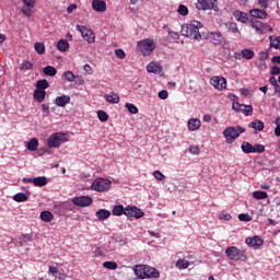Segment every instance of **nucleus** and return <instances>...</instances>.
Masks as SVG:
<instances>
[{
  "label": "nucleus",
  "instance_id": "obj_1",
  "mask_svg": "<svg viewBox=\"0 0 280 280\" xmlns=\"http://www.w3.org/2000/svg\"><path fill=\"white\" fill-rule=\"evenodd\" d=\"M201 28H202L201 22L195 20V21H191L190 23L183 24L180 34H182V36H185L187 38L200 40L201 39L200 30Z\"/></svg>",
  "mask_w": 280,
  "mask_h": 280
},
{
  "label": "nucleus",
  "instance_id": "obj_2",
  "mask_svg": "<svg viewBox=\"0 0 280 280\" xmlns=\"http://www.w3.org/2000/svg\"><path fill=\"white\" fill-rule=\"evenodd\" d=\"M225 257L230 260L246 261L247 255L245 250H241L238 247L231 246L225 248Z\"/></svg>",
  "mask_w": 280,
  "mask_h": 280
},
{
  "label": "nucleus",
  "instance_id": "obj_3",
  "mask_svg": "<svg viewBox=\"0 0 280 280\" xmlns=\"http://www.w3.org/2000/svg\"><path fill=\"white\" fill-rule=\"evenodd\" d=\"M245 131L246 129L240 126L228 127L224 129L223 136L225 138L226 143L231 144L240 137V135L245 133Z\"/></svg>",
  "mask_w": 280,
  "mask_h": 280
},
{
  "label": "nucleus",
  "instance_id": "obj_4",
  "mask_svg": "<svg viewBox=\"0 0 280 280\" xmlns=\"http://www.w3.org/2000/svg\"><path fill=\"white\" fill-rule=\"evenodd\" d=\"M112 182L105 178H96L91 184V190L96 192H106L110 189Z\"/></svg>",
  "mask_w": 280,
  "mask_h": 280
},
{
  "label": "nucleus",
  "instance_id": "obj_5",
  "mask_svg": "<svg viewBox=\"0 0 280 280\" xmlns=\"http://www.w3.org/2000/svg\"><path fill=\"white\" fill-rule=\"evenodd\" d=\"M154 49H155V44L151 39H144V40L138 42V50L144 56L151 55L154 51Z\"/></svg>",
  "mask_w": 280,
  "mask_h": 280
},
{
  "label": "nucleus",
  "instance_id": "obj_6",
  "mask_svg": "<svg viewBox=\"0 0 280 280\" xmlns=\"http://www.w3.org/2000/svg\"><path fill=\"white\" fill-rule=\"evenodd\" d=\"M67 141V138L62 132H55L52 136H49L47 140L48 148H59L62 142Z\"/></svg>",
  "mask_w": 280,
  "mask_h": 280
},
{
  "label": "nucleus",
  "instance_id": "obj_7",
  "mask_svg": "<svg viewBox=\"0 0 280 280\" xmlns=\"http://www.w3.org/2000/svg\"><path fill=\"white\" fill-rule=\"evenodd\" d=\"M75 30L81 33L82 38L85 39L89 44L95 43V35L92 30L80 25H75Z\"/></svg>",
  "mask_w": 280,
  "mask_h": 280
},
{
  "label": "nucleus",
  "instance_id": "obj_8",
  "mask_svg": "<svg viewBox=\"0 0 280 280\" xmlns=\"http://www.w3.org/2000/svg\"><path fill=\"white\" fill-rule=\"evenodd\" d=\"M210 85H212L217 91L226 90L228 80L222 77H213L210 79Z\"/></svg>",
  "mask_w": 280,
  "mask_h": 280
},
{
  "label": "nucleus",
  "instance_id": "obj_9",
  "mask_svg": "<svg viewBox=\"0 0 280 280\" xmlns=\"http://www.w3.org/2000/svg\"><path fill=\"white\" fill-rule=\"evenodd\" d=\"M36 7V2L35 1H23V5L21 8V13L24 15V16H33L34 14V9Z\"/></svg>",
  "mask_w": 280,
  "mask_h": 280
},
{
  "label": "nucleus",
  "instance_id": "obj_10",
  "mask_svg": "<svg viewBox=\"0 0 280 280\" xmlns=\"http://www.w3.org/2000/svg\"><path fill=\"white\" fill-rule=\"evenodd\" d=\"M72 203L75 207H90L93 203V199L90 196H79L72 199Z\"/></svg>",
  "mask_w": 280,
  "mask_h": 280
},
{
  "label": "nucleus",
  "instance_id": "obj_11",
  "mask_svg": "<svg viewBox=\"0 0 280 280\" xmlns=\"http://www.w3.org/2000/svg\"><path fill=\"white\" fill-rule=\"evenodd\" d=\"M196 8L197 10H203V11H207V10H213L215 12L219 11L218 2L198 1L196 3Z\"/></svg>",
  "mask_w": 280,
  "mask_h": 280
},
{
  "label": "nucleus",
  "instance_id": "obj_12",
  "mask_svg": "<svg viewBox=\"0 0 280 280\" xmlns=\"http://www.w3.org/2000/svg\"><path fill=\"white\" fill-rule=\"evenodd\" d=\"M125 215L128 218L141 219L144 215V212L137 207L127 206L125 208Z\"/></svg>",
  "mask_w": 280,
  "mask_h": 280
},
{
  "label": "nucleus",
  "instance_id": "obj_13",
  "mask_svg": "<svg viewBox=\"0 0 280 280\" xmlns=\"http://www.w3.org/2000/svg\"><path fill=\"white\" fill-rule=\"evenodd\" d=\"M209 38L213 39L215 46H222L226 42L221 32L209 33Z\"/></svg>",
  "mask_w": 280,
  "mask_h": 280
},
{
  "label": "nucleus",
  "instance_id": "obj_14",
  "mask_svg": "<svg viewBox=\"0 0 280 280\" xmlns=\"http://www.w3.org/2000/svg\"><path fill=\"white\" fill-rule=\"evenodd\" d=\"M246 244L252 248L259 249L260 246L264 244V240L259 236L248 237L246 238Z\"/></svg>",
  "mask_w": 280,
  "mask_h": 280
},
{
  "label": "nucleus",
  "instance_id": "obj_15",
  "mask_svg": "<svg viewBox=\"0 0 280 280\" xmlns=\"http://www.w3.org/2000/svg\"><path fill=\"white\" fill-rule=\"evenodd\" d=\"M135 276H137L140 280H145L147 277V266L144 265H137L133 266Z\"/></svg>",
  "mask_w": 280,
  "mask_h": 280
},
{
  "label": "nucleus",
  "instance_id": "obj_16",
  "mask_svg": "<svg viewBox=\"0 0 280 280\" xmlns=\"http://www.w3.org/2000/svg\"><path fill=\"white\" fill-rule=\"evenodd\" d=\"M238 56L244 60H253L255 58V51L250 48H243Z\"/></svg>",
  "mask_w": 280,
  "mask_h": 280
},
{
  "label": "nucleus",
  "instance_id": "obj_17",
  "mask_svg": "<svg viewBox=\"0 0 280 280\" xmlns=\"http://www.w3.org/2000/svg\"><path fill=\"white\" fill-rule=\"evenodd\" d=\"M233 16L236 22H241L242 24H246L248 22V14L246 12L236 10L233 12Z\"/></svg>",
  "mask_w": 280,
  "mask_h": 280
},
{
  "label": "nucleus",
  "instance_id": "obj_18",
  "mask_svg": "<svg viewBox=\"0 0 280 280\" xmlns=\"http://www.w3.org/2000/svg\"><path fill=\"white\" fill-rule=\"evenodd\" d=\"M71 102V98L69 95H61V96H57L56 100H55V104L58 106V107H65L67 106L68 104H70Z\"/></svg>",
  "mask_w": 280,
  "mask_h": 280
},
{
  "label": "nucleus",
  "instance_id": "obj_19",
  "mask_svg": "<svg viewBox=\"0 0 280 280\" xmlns=\"http://www.w3.org/2000/svg\"><path fill=\"white\" fill-rule=\"evenodd\" d=\"M104 98L108 104H119V102H120L119 95L115 92H112L109 94H105Z\"/></svg>",
  "mask_w": 280,
  "mask_h": 280
},
{
  "label": "nucleus",
  "instance_id": "obj_20",
  "mask_svg": "<svg viewBox=\"0 0 280 280\" xmlns=\"http://www.w3.org/2000/svg\"><path fill=\"white\" fill-rule=\"evenodd\" d=\"M147 71L149 73H155L159 74L163 71V68L161 67L160 63L151 62L147 66Z\"/></svg>",
  "mask_w": 280,
  "mask_h": 280
},
{
  "label": "nucleus",
  "instance_id": "obj_21",
  "mask_svg": "<svg viewBox=\"0 0 280 280\" xmlns=\"http://www.w3.org/2000/svg\"><path fill=\"white\" fill-rule=\"evenodd\" d=\"M110 214H112L110 211L105 210V209L98 210L95 213V215L100 222H103V221L109 219Z\"/></svg>",
  "mask_w": 280,
  "mask_h": 280
},
{
  "label": "nucleus",
  "instance_id": "obj_22",
  "mask_svg": "<svg viewBox=\"0 0 280 280\" xmlns=\"http://www.w3.org/2000/svg\"><path fill=\"white\" fill-rule=\"evenodd\" d=\"M159 279L160 278V271L154 268L147 267L145 269V279Z\"/></svg>",
  "mask_w": 280,
  "mask_h": 280
},
{
  "label": "nucleus",
  "instance_id": "obj_23",
  "mask_svg": "<svg viewBox=\"0 0 280 280\" xmlns=\"http://www.w3.org/2000/svg\"><path fill=\"white\" fill-rule=\"evenodd\" d=\"M92 9L96 12H105L106 11V2L105 1H92Z\"/></svg>",
  "mask_w": 280,
  "mask_h": 280
},
{
  "label": "nucleus",
  "instance_id": "obj_24",
  "mask_svg": "<svg viewBox=\"0 0 280 280\" xmlns=\"http://www.w3.org/2000/svg\"><path fill=\"white\" fill-rule=\"evenodd\" d=\"M200 127H201V121L196 118H191L188 121V130L189 131H196V130L200 129Z\"/></svg>",
  "mask_w": 280,
  "mask_h": 280
},
{
  "label": "nucleus",
  "instance_id": "obj_25",
  "mask_svg": "<svg viewBox=\"0 0 280 280\" xmlns=\"http://www.w3.org/2000/svg\"><path fill=\"white\" fill-rule=\"evenodd\" d=\"M250 16H254L256 19H265L266 16H268V13H266L264 10H259V9H252L249 11Z\"/></svg>",
  "mask_w": 280,
  "mask_h": 280
},
{
  "label": "nucleus",
  "instance_id": "obj_26",
  "mask_svg": "<svg viewBox=\"0 0 280 280\" xmlns=\"http://www.w3.org/2000/svg\"><path fill=\"white\" fill-rule=\"evenodd\" d=\"M45 97H46L45 90H35V92H33V98H35L38 103H43Z\"/></svg>",
  "mask_w": 280,
  "mask_h": 280
},
{
  "label": "nucleus",
  "instance_id": "obj_27",
  "mask_svg": "<svg viewBox=\"0 0 280 280\" xmlns=\"http://www.w3.org/2000/svg\"><path fill=\"white\" fill-rule=\"evenodd\" d=\"M69 47H70L69 43L65 39H59L57 42V49L60 52H67L69 50Z\"/></svg>",
  "mask_w": 280,
  "mask_h": 280
},
{
  "label": "nucleus",
  "instance_id": "obj_28",
  "mask_svg": "<svg viewBox=\"0 0 280 280\" xmlns=\"http://www.w3.org/2000/svg\"><path fill=\"white\" fill-rule=\"evenodd\" d=\"M248 127H249V128H254L256 131H259V132H260V131L264 130L265 124H264L262 121L256 119V120L249 122V124H248Z\"/></svg>",
  "mask_w": 280,
  "mask_h": 280
},
{
  "label": "nucleus",
  "instance_id": "obj_29",
  "mask_svg": "<svg viewBox=\"0 0 280 280\" xmlns=\"http://www.w3.org/2000/svg\"><path fill=\"white\" fill-rule=\"evenodd\" d=\"M33 241V234H22L20 238H18V243H20V246H24L25 244Z\"/></svg>",
  "mask_w": 280,
  "mask_h": 280
},
{
  "label": "nucleus",
  "instance_id": "obj_30",
  "mask_svg": "<svg viewBox=\"0 0 280 280\" xmlns=\"http://www.w3.org/2000/svg\"><path fill=\"white\" fill-rule=\"evenodd\" d=\"M50 84L46 79L38 80L36 83V90L37 91H46L49 89Z\"/></svg>",
  "mask_w": 280,
  "mask_h": 280
},
{
  "label": "nucleus",
  "instance_id": "obj_31",
  "mask_svg": "<svg viewBox=\"0 0 280 280\" xmlns=\"http://www.w3.org/2000/svg\"><path fill=\"white\" fill-rule=\"evenodd\" d=\"M252 27L256 30L257 34H264L265 32V26L259 20L252 22Z\"/></svg>",
  "mask_w": 280,
  "mask_h": 280
},
{
  "label": "nucleus",
  "instance_id": "obj_32",
  "mask_svg": "<svg viewBox=\"0 0 280 280\" xmlns=\"http://www.w3.org/2000/svg\"><path fill=\"white\" fill-rule=\"evenodd\" d=\"M40 220L42 222H51L54 220V214L48 210H44L40 212Z\"/></svg>",
  "mask_w": 280,
  "mask_h": 280
},
{
  "label": "nucleus",
  "instance_id": "obj_33",
  "mask_svg": "<svg viewBox=\"0 0 280 280\" xmlns=\"http://www.w3.org/2000/svg\"><path fill=\"white\" fill-rule=\"evenodd\" d=\"M47 178L45 176H38L36 178H33V185L36 187H44L47 185Z\"/></svg>",
  "mask_w": 280,
  "mask_h": 280
},
{
  "label": "nucleus",
  "instance_id": "obj_34",
  "mask_svg": "<svg viewBox=\"0 0 280 280\" xmlns=\"http://www.w3.org/2000/svg\"><path fill=\"white\" fill-rule=\"evenodd\" d=\"M241 148L244 154H253L254 145L252 143L244 141Z\"/></svg>",
  "mask_w": 280,
  "mask_h": 280
},
{
  "label": "nucleus",
  "instance_id": "obj_35",
  "mask_svg": "<svg viewBox=\"0 0 280 280\" xmlns=\"http://www.w3.org/2000/svg\"><path fill=\"white\" fill-rule=\"evenodd\" d=\"M38 139L37 138H32L28 143H27V149L31 152H35L38 149Z\"/></svg>",
  "mask_w": 280,
  "mask_h": 280
},
{
  "label": "nucleus",
  "instance_id": "obj_36",
  "mask_svg": "<svg viewBox=\"0 0 280 280\" xmlns=\"http://www.w3.org/2000/svg\"><path fill=\"white\" fill-rule=\"evenodd\" d=\"M225 27H226L228 32H231L233 34H237V33L240 34L237 24L235 22H226Z\"/></svg>",
  "mask_w": 280,
  "mask_h": 280
},
{
  "label": "nucleus",
  "instance_id": "obj_37",
  "mask_svg": "<svg viewBox=\"0 0 280 280\" xmlns=\"http://www.w3.org/2000/svg\"><path fill=\"white\" fill-rule=\"evenodd\" d=\"M255 200H265L268 198V192L256 190L254 194H252Z\"/></svg>",
  "mask_w": 280,
  "mask_h": 280
},
{
  "label": "nucleus",
  "instance_id": "obj_38",
  "mask_svg": "<svg viewBox=\"0 0 280 280\" xmlns=\"http://www.w3.org/2000/svg\"><path fill=\"white\" fill-rule=\"evenodd\" d=\"M75 74L70 71V70H66L63 73H62V78L67 81V82H73L75 81Z\"/></svg>",
  "mask_w": 280,
  "mask_h": 280
},
{
  "label": "nucleus",
  "instance_id": "obj_39",
  "mask_svg": "<svg viewBox=\"0 0 280 280\" xmlns=\"http://www.w3.org/2000/svg\"><path fill=\"white\" fill-rule=\"evenodd\" d=\"M125 212H126V208L122 207L121 205L115 206V207L113 208V211H112V213H113L114 215H117V217H119V215H121V214H125Z\"/></svg>",
  "mask_w": 280,
  "mask_h": 280
},
{
  "label": "nucleus",
  "instance_id": "obj_40",
  "mask_svg": "<svg viewBox=\"0 0 280 280\" xmlns=\"http://www.w3.org/2000/svg\"><path fill=\"white\" fill-rule=\"evenodd\" d=\"M44 73H45V75L54 77L58 73V70H56L55 67H52V66H46L44 68Z\"/></svg>",
  "mask_w": 280,
  "mask_h": 280
},
{
  "label": "nucleus",
  "instance_id": "obj_41",
  "mask_svg": "<svg viewBox=\"0 0 280 280\" xmlns=\"http://www.w3.org/2000/svg\"><path fill=\"white\" fill-rule=\"evenodd\" d=\"M13 200L16 202H25L28 200V197L24 192H18L13 196Z\"/></svg>",
  "mask_w": 280,
  "mask_h": 280
},
{
  "label": "nucleus",
  "instance_id": "obj_42",
  "mask_svg": "<svg viewBox=\"0 0 280 280\" xmlns=\"http://www.w3.org/2000/svg\"><path fill=\"white\" fill-rule=\"evenodd\" d=\"M35 50H36L37 54L44 55L45 51H46L45 44L42 43V42H36L35 43Z\"/></svg>",
  "mask_w": 280,
  "mask_h": 280
},
{
  "label": "nucleus",
  "instance_id": "obj_43",
  "mask_svg": "<svg viewBox=\"0 0 280 280\" xmlns=\"http://www.w3.org/2000/svg\"><path fill=\"white\" fill-rule=\"evenodd\" d=\"M125 108L127 110H129V113H131L132 115H136L139 113V109L138 107L135 105V104H131V103H126L125 104Z\"/></svg>",
  "mask_w": 280,
  "mask_h": 280
},
{
  "label": "nucleus",
  "instance_id": "obj_44",
  "mask_svg": "<svg viewBox=\"0 0 280 280\" xmlns=\"http://www.w3.org/2000/svg\"><path fill=\"white\" fill-rule=\"evenodd\" d=\"M108 270H115L118 268V264L116 261L107 260L103 265Z\"/></svg>",
  "mask_w": 280,
  "mask_h": 280
},
{
  "label": "nucleus",
  "instance_id": "obj_45",
  "mask_svg": "<svg viewBox=\"0 0 280 280\" xmlns=\"http://www.w3.org/2000/svg\"><path fill=\"white\" fill-rule=\"evenodd\" d=\"M177 13H179L180 16H187L189 11L185 4H179V7L177 8Z\"/></svg>",
  "mask_w": 280,
  "mask_h": 280
},
{
  "label": "nucleus",
  "instance_id": "obj_46",
  "mask_svg": "<svg viewBox=\"0 0 280 280\" xmlns=\"http://www.w3.org/2000/svg\"><path fill=\"white\" fill-rule=\"evenodd\" d=\"M241 113H243L245 116H252L253 115V106L252 105H244L242 107Z\"/></svg>",
  "mask_w": 280,
  "mask_h": 280
},
{
  "label": "nucleus",
  "instance_id": "obj_47",
  "mask_svg": "<svg viewBox=\"0 0 280 280\" xmlns=\"http://www.w3.org/2000/svg\"><path fill=\"white\" fill-rule=\"evenodd\" d=\"M97 117H98L100 121H102V122H105L109 119L108 114H106L104 110H98Z\"/></svg>",
  "mask_w": 280,
  "mask_h": 280
},
{
  "label": "nucleus",
  "instance_id": "obj_48",
  "mask_svg": "<svg viewBox=\"0 0 280 280\" xmlns=\"http://www.w3.org/2000/svg\"><path fill=\"white\" fill-rule=\"evenodd\" d=\"M189 266V262L188 260H185V259H180V260H177L176 261V267L179 268V269H187Z\"/></svg>",
  "mask_w": 280,
  "mask_h": 280
},
{
  "label": "nucleus",
  "instance_id": "obj_49",
  "mask_svg": "<svg viewBox=\"0 0 280 280\" xmlns=\"http://www.w3.org/2000/svg\"><path fill=\"white\" fill-rule=\"evenodd\" d=\"M265 152V145L264 144H255L253 149V153L262 154Z\"/></svg>",
  "mask_w": 280,
  "mask_h": 280
},
{
  "label": "nucleus",
  "instance_id": "obj_50",
  "mask_svg": "<svg viewBox=\"0 0 280 280\" xmlns=\"http://www.w3.org/2000/svg\"><path fill=\"white\" fill-rule=\"evenodd\" d=\"M115 55L118 59L124 60L126 59V52L121 48H117L115 50Z\"/></svg>",
  "mask_w": 280,
  "mask_h": 280
},
{
  "label": "nucleus",
  "instance_id": "obj_51",
  "mask_svg": "<svg viewBox=\"0 0 280 280\" xmlns=\"http://www.w3.org/2000/svg\"><path fill=\"white\" fill-rule=\"evenodd\" d=\"M34 67V65L30 61H24L22 65H21V70H32Z\"/></svg>",
  "mask_w": 280,
  "mask_h": 280
},
{
  "label": "nucleus",
  "instance_id": "obj_52",
  "mask_svg": "<svg viewBox=\"0 0 280 280\" xmlns=\"http://www.w3.org/2000/svg\"><path fill=\"white\" fill-rule=\"evenodd\" d=\"M238 219L241 222H250L252 221V217L245 213H241L238 215Z\"/></svg>",
  "mask_w": 280,
  "mask_h": 280
},
{
  "label": "nucleus",
  "instance_id": "obj_53",
  "mask_svg": "<svg viewBox=\"0 0 280 280\" xmlns=\"http://www.w3.org/2000/svg\"><path fill=\"white\" fill-rule=\"evenodd\" d=\"M189 152L192 155H199L200 154V148H198L197 145H190L189 147Z\"/></svg>",
  "mask_w": 280,
  "mask_h": 280
},
{
  "label": "nucleus",
  "instance_id": "obj_54",
  "mask_svg": "<svg viewBox=\"0 0 280 280\" xmlns=\"http://www.w3.org/2000/svg\"><path fill=\"white\" fill-rule=\"evenodd\" d=\"M243 107H245L244 104L233 103V105H232V108H233L236 113H241V110H243Z\"/></svg>",
  "mask_w": 280,
  "mask_h": 280
},
{
  "label": "nucleus",
  "instance_id": "obj_55",
  "mask_svg": "<svg viewBox=\"0 0 280 280\" xmlns=\"http://www.w3.org/2000/svg\"><path fill=\"white\" fill-rule=\"evenodd\" d=\"M271 47H273L275 49L280 48V37H276L273 40L271 39Z\"/></svg>",
  "mask_w": 280,
  "mask_h": 280
},
{
  "label": "nucleus",
  "instance_id": "obj_56",
  "mask_svg": "<svg viewBox=\"0 0 280 280\" xmlns=\"http://www.w3.org/2000/svg\"><path fill=\"white\" fill-rule=\"evenodd\" d=\"M83 71H85V74L92 75L93 74V68L91 65L86 63L83 66Z\"/></svg>",
  "mask_w": 280,
  "mask_h": 280
},
{
  "label": "nucleus",
  "instance_id": "obj_57",
  "mask_svg": "<svg viewBox=\"0 0 280 280\" xmlns=\"http://www.w3.org/2000/svg\"><path fill=\"white\" fill-rule=\"evenodd\" d=\"M73 82H74V84L83 85L84 84V79H83L82 75H75Z\"/></svg>",
  "mask_w": 280,
  "mask_h": 280
},
{
  "label": "nucleus",
  "instance_id": "obj_58",
  "mask_svg": "<svg viewBox=\"0 0 280 280\" xmlns=\"http://www.w3.org/2000/svg\"><path fill=\"white\" fill-rule=\"evenodd\" d=\"M158 96H159V98H161V100H167V98H168V92H167V90H163V91L159 92Z\"/></svg>",
  "mask_w": 280,
  "mask_h": 280
},
{
  "label": "nucleus",
  "instance_id": "obj_59",
  "mask_svg": "<svg viewBox=\"0 0 280 280\" xmlns=\"http://www.w3.org/2000/svg\"><path fill=\"white\" fill-rule=\"evenodd\" d=\"M153 175H154V178H156V179L160 180V182H162V180L165 178V176L163 175V173H161L160 171H155V172L153 173Z\"/></svg>",
  "mask_w": 280,
  "mask_h": 280
},
{
  "label": "nucleus",
  "instance_id": "obj_60",
  "mask_svg": "<svg viewBox=\"0 0 280 280\" xmlns=\"http://www.w3.org/2000/svg\"><path fill=\"white\" fill-rule=\"evenodd\" d=\"M167 33L168 36H171L174 40H177L179 38V34L177 32L168 30Z\"/></svg>",
  "mask_w": 280,
  "mask_h": 280
},
{
  "label": "nucleus",
  "instance_id": "obj_61",
  "mask_svg": "<svg viewBox=\"0 0 280 280\" xmlns=\"http://www.w3.org/2000/svg\"><path fill=\"white\" fill-rule=\"evenodd\" d=\"M129 10H131V12L133 13H138V7L136 4V1L130 2Z\"/></svg>",
  "mask_w": 280,
  "mask_h": 280
},
{
  "label": "nucleus",
  "instance_id": "obj_62",
  "mask_svg": "<svg viewBox=\"0 0 280 280\" xmlns=\"http://www.w3.org/2000/svg\"><path fill=\"white\" fill-rule=\"evenodd\" d=\"M269 58V54L266 51L259 52V60H267Z\"/></svg>",
  "mask_w": 280,
  "mask_h": 280
},
{
  "label": "nucleus",
  "instance_id": "obj_63",
  "mask_svg": "<svg viewBox=\"0 0 280 280\" xmlns=\"http://www.w3.org/2000/svg\"><path fill=\"white\" fill-rule=\"evenodd\" d=\"M272 75H280V68L278 66H273L271 70Z\"/></svg>",
  "mask_w": 280,
  "mask_h": 280
},
{
  "label": "nucleus",
  "instance_id": "obj_64",
  "mask_svg": "<svg viewBox=\"0 0 280 280\" xmlns=\"http://www.w3.org/2000/svg\"><path fill=\"white\" fill-rule=\"evenodd\" d=\"M271 62L280 65V56L272 57Z\"/></svg>",
  "mask_w": 280,
  "mask_h": 280
}]
</instances>
